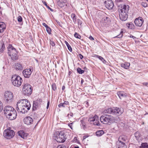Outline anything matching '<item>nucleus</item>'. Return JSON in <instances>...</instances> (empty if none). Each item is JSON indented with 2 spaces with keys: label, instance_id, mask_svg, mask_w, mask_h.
<instances>
[{
  "label": "nucleus",
  "instance_id": "37998d69",
  "mask_svg": "<svg viewBox=\"0 0 148 148\" xmlns=\"http://www.w3.org/2000/svg\"><path fill=\"white\" fill-rule=\"evenodd\" d=\"M56 21L57 22V23H58V24L60 26H61L62 24H61V22L60 21L58 20H56Z\"/></svg>",
  "mask_w": 148,
  "mask_h": 148
},
{
  "label": "nucleus",
  "instance_id": "393cba45",
  "mask_svg": "<svg viewBox=\"0 0 148 148\" xmlns=\"http://www.w3.org/2000/svg\"><path fill=\"white\" fill-rule=\"evenodd\" d=\"M130 65V63L128 62H126L125 63H122L121 64V67L122 68H123L126 69H128Z\"/></svg>",
  "mask_w": 148,
  "mask_h": 148
},
{
  "label": "nucleus",
  "instance_id": "5701e85b",
  "mask_svg": "<svg viewBox=\"0 0 148 148\" xmlns=\"http://www.w3.org/2000/svg\"><path fill=\"white\" fill-rule=\"evenodd\" d=\"M17 52L16 51H14V53H12L10 56L12 59L13 60H16L18 59V57L17 56Z\"/></svg>",
  "mask_w": 148,
  "mask_h": 148
},
{
  "label": "nucleus",
  "instance_id": "680f3d73",
  "mask_svg": "<svg viewBox=\"0 0 148 148\" xmlns=\"http://www.w3.org/2000/svg\"><path fill=\"white\" fill-rule=\"evenodd\" d=\"M47 7V8H48L50 10H51V11H53V10H52V9H51V8H50L49 6H48Z\"/></svg>",
  "mask_w": 148,
  "mask_h": 148
},
{
  "label": "nucleus",
  "instance_id": "5fc2aeb1",
  "mask_svg": "<svg viewBox=\"0 0 148 148\" xmlns=\"http://www.w3.org/2000/svg\"><path fill=\"white\" fill-rule=\"evenodd\" d=\"M142 84L145 86H147L148 85V83L147 82H144L142 83Z\"/></svg>",
  "mask_w": 148,
  "mask_h": 148
},
{
  "label": "nucleus",
  "instance_id": "ddd939ff",
  "mask_svg": "<svg viewBox=\"0 0 148 148\" xmlns=\"http://www.w3.org/2000/svg\"><path fill=\"white\" fill-rule=\"evenodd\" d=\"M33 71L32 68H30L24 70L23 71V74L25 78H29Z\"/></svg>",
  "mask_w": 148,
  "mask_h": 148
},
{
  "label": "nucleus",
  "instance_id": "774afa93",
  "mask_svg": "<svg viewBox=\"0 0 148 148\" xmlns=\"http://www.w3.org/2000/svg\"><path fill=\"white\" fill-rule=\"evenodd\" d=\"M141 18L140 17H138V18H136V19H137V18Z\"/></svg>",
  "mask_w": 148,
  "mask_h": 148
},
{
  "label": "nucleus",
  "instance_id": "bb28decb",
  "mask_svg": "<svg viewBox=\"0 0 148 148\" xmlns=\"http://www.w3.org/2000/svg\"><path fill=\"white\" fill-rule=\"evenodd\" d=\"M18 134L19 136L23 138H25L27 136L26 134H25L23 131H19L18 132Z\"/></svg>",
  "mask_w": 148,
  "mask_h": 148
},
{
  "label": "nucleus",
  "instance_id": "69168bd1",
  "mask_svg": "<svg viewBox=\"0 0 148 148\" xmlns=\"http://www.w3.org/2000/svg\"><path fill=\"white\" fill-rule=\"evenodd\" d=\"M133 37H134V36L132 35H131L130 36V38H133Z\"/></svg>",
  "mask_w": 148,
  "mask_h": 148
},
{
  "label": "nucleus",
  "instance_id": "b1692460",
  "mask_svg": "<svg viewBox=\"0 0 148 148\" xmlns=\"http://www.w3.org/2000/svg\"><path fill=\"white\" fill-rule=\"evenodd\" d=\"M119 148H127V146L125 143H116Z\"/></svg>",
  "mask_w": 148,
  "mask_h": 148
},
{
  "label": "nucleus",
  "instance_id": "c85d7f7f",
  "mask_svg": "<svg viewBox=\"0 0 148 148\" xmlns=\"http://www.w3.org/2000/svg\"><path fill=\"white\" fill-rule=\"evenodd\" d=\"M95 56L98 58L99 60H100L103 63H105L106 62V61L104 60V59L101 56H99L98 55H95Z\"/></svg>",
  "mask_w": 148,
  "mask_h": 148
},
{
  "label": "nucleus",
  "instance_id": "3c124183",
  "mask_svg": "<svg viewBox=\"0 0 148 148\" xmlns=\"http://www.w3.org/2000/svg\"><path fill=\"white\" fill-rule=\"evenodd\" d=\"M49 104H50L49 101H48L47 103V109L48 108L49 106Z\"/></svg>",
  "mask_w": 148,
  "mask_h": 148
},
{
  "label": "nucleus",
  "instance_id": "cd10ccee",
  "mask_svg": "<svg viewBox=\"0 0 148 148\" xmlns=\"http://www.w3.org/2000/svg\"><path fill=\"white\" fill-rule=\"evenodd\" d=\"M104 134V131L102 130H99L96 132V134L98 136H101Z\"/></svg>",
  "mask_w": 148,
  "mask_h": 148
},
{
  "label": "nucleus",
  "instance_id": "20e7f679",
  "mask_svg": "<svg viewBox=\"0 0 148 148\" xmlns=\"http://www.w3.org/2000/svg\"><path fill=\"white\" fill-rule=\"evenodd\" d=\"M53 138L59 143H63L66 139L65 133L63 131H61L55 132L53 134Z\"/></svg>",
  "mask_w": 148,
  "mask_h": 148
},
{
  "label": "nucleus",
  "instance_id": "de8ad7c7",
  "mask_svg": "<svg viewBox=\"0 0 148 148\" xmlns=\"http://www.w3.org/2000/svg\"><path fill=\"white\" fill-rule=\"evenodd\" d=\"M75 16V14H72L71 15V17L72 18H74Z\"/></svg>",
  "mask_w": 148,
  "mask_h": 148
},
{
  "label": "nucleus",
  "instance_id": "39448f33",
  "mask_svg": "<svg viewBox=\"0 0 148 148\" xmlns=\"http://www.w3.org/2000/svg\"><path fill=\"white\" fill-rule=\"evenodd\" d=\"M11 81L13 85L15 86L18 87L21 85L23 80L19 76L15 74L12 76Z\"/></svg>",
  "mask_w": 148,
  "mask_h": 148
},
{
  "label": "nucleus",
  "instance_id": "49530a36",
  "mask_svg": "<svg viewBox=\"0 0 148 148\" xmlns=\"http://www.w3.org/2000/svg\"><path fill=\"white\" fill-rule=\"evenodd\" d=\"M88 137V135H85L84 136H83V140H85V139Z\"/></svg>",
  "mask_w": 148,
  "mask_h": 148
},
{
  "label": "nucleus",
  "instance_id": "412c9836",
  "mask_svg": "<svg viewBox=\"0 0 148 148\" xmlns=\"http://www.w3.org/2000/svg\"><path fill=\"white\" fill-rule=\"evenodd\" d=\"M117 94L120 99L126 97V93L122 91H119L117 92Z\"/></svg>",
  "mask_w": 148,
  "mask_h": 148
},
{
  "label": "nucleus",
  "instance_id": "dca6fc26",
  "mask_svg": "<svg viewBox=\"0 0 148 148\" xmlns=\"http://www.w3.org/2000/svg\"><path fill=\"white\" fill-rule=\"evenodd\" d=\"M24 122L25 124L27 125H29L32 123L33 119L30 116H27L24 119Z\"/></svg>",
  "mask_w": 148,
  "mask_h": 148
},
{
  "label": "nucleus",
  "instance_id": "e2e57ef3",
  "mask_svg": "<svg viewBox=\"0 0 148 148\" xmlns=\"http://www.w3.org/2000/svg\"><path fill=\"white\" fill-rule=\"evenodd\" d=\"M62 2L64 3H65L66 2V0H62Z\"/></svg>",
  "mask_w": 148,
  "mask_h": 148
},
{
  "label": "nucleus",
  "instance_id": "13d9d810",
  "mask_svg": "<svg viewBox=\"0 0 148 148\" xmlns=\"http://www.w3.org/2000/svg\"><path fill=\"white\" fill-rule=\"evenodd\" d=\"M115 1L117 2H120L122 1V0H115Z\"/></svg>",
  "mask_w": 148,
  "mask_h": 148
},
{
  "label": "nucleus",
  "instance_id": "a878e982",
  "mask_svg": "<svg viewBox=\"0 0 148 148\" xmlns=\"http://www.w3.org/2000/svg\"><path fill=\"white\" fill-rule=\"evenodd\" d=\"M126 26L129 29H134L135 28L134 25L132 23H127Z\"/></svg>",
  "mask_w": 148,
  "mask_h": 148
},
{
  "label": "nucleus",
  "instance_id": "473e14b6",
  "mask_svg": "<svg viewBox=\"0 0 148 148\" xmlns=\"http://www.w3.org/2000/svg\"><path fill=\"white\" fill-rule=\"evenodd\" d=\"M77 72L80 74H82L84 72V70H82L81 69L79 68H77Z\"/></svg>",
  "mask_w": 148,
  "mask_h": 148
},
{
  "label": "nucleus",
  "instance_id": "f03ea898",
  "mask_svg": "<svg viewBox=\"0 0 148 148\" xmlns=\"http://www.w3.org/2000/svg\"><path fill=\"white\" fill-rule=\"evenodd\" d=\"M119 120H120V119L118 116L114 117L107 114H103L100 117L101 122L106 124H110L114 123H117Z\"/></svg>",
  "mask_w": 148,
  "mask_h": 148
},
{
  "label": "nucleus",
  "instance_id": "9d476101",
  "mask_svg": "<svg viewBox=\"0 0 148 148\" xmlns=\"http://www.w3.org/2000/svg\"><path fill=\"white\" fill-rule=\"evenodd\" d=\"M90 123L95 125L99 126L100 124L99 121V118L97 115H95L93 117L90 118L88 120Z\"/></svg>",
  "mask_w": 148,
  "mask_h": 148
},
{
  "label": "nucleus",
  "instance_id": "4468645a",
  "mask_svg": "<svg viewBox=\"0 0 148 148\" xmlns=\"http://www.w3.org/2000/svg\"><path fill=\"white\" fill-rule=\"evenodd\" d=\"M104 3L106 7L109 10H111L114 6V4L111 0H106Z\"/></svg>",
  "mask_w": 148,
  "mask_h": 148
},
{
  "label": "nucleus",
  "instance_id": "79ce46f5",
  "mask_svg": "<svg viewBox=\"0 0 148 148\" xmlns=\"http://www.w3.org/2000/svg\"><path fill=\"white\" fill-rule=\"evenodd\" d=\"M50 44L52 46H54L55 45V44L54 42L53 41L50 40Z\"/></svg>",
  "mask_w": 148,
  "mask_h": 148
},
{
  "label": "nucleus",
  "instance_id": "338daca9",
  "mask_svg": "<svg viewBox=\"0 0 148 148\" xmlns=\"http://www.w3.org/2000/svg\"><path fill=\"white\" fill-rule=\"evenodd\" d=\"M75 148H79V147L78 146H75Z\"/></svg>",
  "mask_w": 148,
  "mask_h": 148
},
{
  "label": "nucleus",
  "instance_id": "ea45409f",
  "mask_svg": "<svg viewBox=\"0 0 148 148\" xmlns=\"http://www.w3.org/2000/svg\"><path fill=\"white\" fill-rule=\"evenodd\" d=\"M56 148H66V147L64 145H60L58 146Z\"/></svg>",
  "mask_w": 148,
  "mask_h": 148
},
{
  "label": "nucleus",
  "instance_id": "a211bd4d",
  "mask_svg": "<svg viewBox=\"0 0 148 148\" xmlns=\"http://www.w3.org/2000/svg\"><path fill=\"white\" fill-rule=\"evenodd\" d=\"M143 22V19H135L134 23L136 25L139 27H141Z\"/></svg>",
  "mask_w": 148,
  "mask_h": 148
},
{
  "label": "nucleus",
  "instance_id": "f257e3e1",
  "mask_svg": "<svg viewBox=\"0 0 148 148\" xmlns=\"http://www.w3.org/2000/svg\"><path fill=\"white\" fill-rule=\"evenodd\" d=\"M30 104L27 100L21 99L17 103L16 110L18 112L25 114L30 109Z\"/></svg>",
  "mask_w": 148,
  "mask_h": 148
},
{
  "label": "nucleus",
  "instance_id": "0eeeda50",
  "mask_svg": "<svg viewBox=\"0 0 148 148\" xmlns=\"http://www.w3.org/2000/svg\"><path fill=\"white\" fill-rule=\"evenodd\" d=\"M23 93L25 95H29L32 92L31 86L29 84H25L23 86Z\"/></svg>",
  "mask_w": 148,
  "mask_h": 148
},
{
  "label": "nucleus",
  "instance_id": "f3484780",
  "mask_svg": "<svg viewBox=\"0 0 148 148\" xmlns=\"http://www.w3.org/2000/svg\"><path fill=\"white\" fill-rule=\"evenodd\" d=\"M8 53L10 56H11L12 53H14V51H16V49L11 45H9L8 47Z\"/></svg>",
  "mask_w": 148,
  "mask_h": 148
},
{
  "label": "nucleus",
  "instance_id": "4d7b16f0",
  "mask_svg": "<svg viewBox=\"0 0 148 148\" xmlns=\"http://www.w3.org/2000/svg\"><path fill=\"white\" fill-rule=\"evenodd\" d=\"M73 115V114L72 113H70L69 114H68V116H72Z\"/></svg>",
  "mask_w": 148,
  "mask_h": 148
},
{
  "label": "nucleus",
  "instance_id": "8fccbe9b",
  "mask_svg": "<svg viewBox=\"0 0 148 148\" xmlns=\"http://www.w3.org/2000/svg\"><path fill=\"white\" fill-rule=\"evenodd\" d=\"M79 58L81 59H82L83 58V56L82 55H81V54H79Z\"/></svg>",
  "mask_w": 148,
  "mask_h": 148
},
{
  "label": "nucleus",
  "instance_id": "a18cd8bd",
  "mask_svg": "<svg viewBox=\"0 0 148 148\" xmlns=\"http://www.w3.org/2000/svg\"><path fill=\"white\" fill-rule=\"evenodd\" d=\"M141 4H142V5L143 6L145 7H146L147 6V4H146V3H143V2Z\"/></svg>",
  "mask_w": 148,
  "mask_h": 148
},
{
  "label": "nucleus",
  "instance_id": "4c0bfd02",
  "mask_svg": "<svg viewBox=\"0 0 148 148\" xmlns=\"http://www.w3.org/2000/svg\"><path fill=\"white\" fill-rule=\"evenodd\" d=\"M46 30H47V32L49 33V34H50L51 33V29L50 28V27H47L46 28Z\"/></svg>",
  "mask_w": 148,
  "mask_h": 148
},
{
  "label": "nucleus",
  "instance_id": "0e129e2a",
  "mask_svg": "<svg viewBox=\"0 0 148 148\" xmlns=\"http://www.w3.org/2000/svg\"><path fill=\"white\" fill-rule=\"evenodd\" d=\"M18 18H22L21 16H19L18 17Z\"/></svg>",
  "mask_w": 148,
  "mask_h": 148
},
{
  "label": "nucleus",
  "instance_id": "864d4df0",
  "mask_svg": "<svg viewBox=\"0 0 148 148\" xmlns=\"http://www.w3.org/2000/svg\"><path fill=\"white\" fill-rule=\"evenodd\" d=\"M64 105H68L69 104V102L68 101H65L64 102Z\"/></svg>",
  "mask_w": 148,
  "mask_h": 148
},
{
  "label": "nucleus",
  "instance_id": "c03bdc74",
  "mask_svg": "<svg viewBox=\"0 0 148 148\" xmlns=\"http://www.w3.org/2000/svg\"><path fill=\"white\" fill-rule=\"evenodd\" d=\"M73 123H69L68 124V126L70 127L71 129H73V127L72 125L73 124Z\"/></svg>",
  "mask_w": 148,
  "mask_h": 148
},
{
  "label": "nucleus",
  "instance_id": "58836bf2",
  "mask_svg": "<svg viewBox=\"0 0 148 148\" xmlns=\"http://www.w3.org/2000/svg\"><path fill=\"white\" fill-rule=\"evenodd\" d=\"M123 32V31H121V34L120 35L117 36L115 37V38H121L123 36V34L122 33Z\"/></svg>",
  "mask_w": 148,
  "mask_h": 148
},
{
  "label": "nucleus",
  "instance_id": "7ed1b4c3",
  "mask_svg": "<svg viewBox=\"0 0 148 148\" xmlns=\"http://www.w3.org/2000/svg\"><path fill=\"white\" fill-rule=\"evenodd\" d=\"M129 8L128 5H120L118 7L120 18H128L127 13Z\"/></svg>",
  "mask_w": 148,
  "mask_h": 148
},
{
  "label": "nucleus",
  "instance_id": "052dcab7",
  "mask_svg": "<svg viewBox=\"0 0 148 148\" xmlns=\"http://www.w3.org/2000/svg\"><path fill=\"white\" fill-rule=\"evenodd\" d=\"M65 86H63L62 88V90H64L65 89Z\"/></svg>",
  "mask_w": 148,
  "mask_h": 148
},
{
  "label": "nucleus",
  "instance_id": "6e6552de",
  "mask_svg": "<svg viewBox=\"0 0 148 148\" xmlns=\"http://www.w3.org/2000/svg\"><path fill=\"white\" fill-rule=\"evenodd\" d=\"M15 134L14 132L9 129H7L4 130L3 135L5 138L8 139L12 138Z\"/></svg>",
  "mask_w": 148,
  "mask_h": 148
},
{
  "label": "nucleus",
  "instance_id": "c756f323",
  "mask_svg": "<svg viewBox=\"0 0 148 148\" xmlns=\"http://www.w3.org/2000/svg\"><path fill=\"white\" fill-rule=\"evenodd\" d=\"M80 122H81V126L84 129L86 127V124L85 122H84L83 120H81L80 121Z\"/></svg>",
  "mask_w": 148,
  "mask_h": 148
},
{
  "label": "nucleus",
  "instance_id": "2eb2a0df",
  "mask_svg": "<svg viewBox=\"0 0 148 148\" xmlns=\"http://www.w3.org/2000/svg\"><path fill=\"white\" fill-rule=\"evenodd\" d=\"M17 113L16 111L6 116V117L9 120H13L15 119L16 117Z\"/></svg>",
  "mask_w": 148,
  "mask_h": 148
},
{
  "label": "nucleus",
  "instance_id": "09e8293b",
  "mask_svg": "<svg viewBox=\"0 0 148 148\" xmlns=\"http://www.w3.org/2000/svg\"><path fill=\"white\" fill-rule=\"evenodd\" d=\"M42 25L46 27V28L48 27V26L45 23H43Z\"/></svg>",
  "mask_w": 148,
  "mask_h": 148
},
{
  "label": "nucleus",
  "instance_id": "2f4dec72",
  "mask_svg": "<svg viewBox=\"0 0 148 148\" xmlns=\"http://www.w3.org/2000/svg\"><path fill=\"white\" fill-rule=\"evenodd\" d=\"M136 138V139L138 140L139 139L140 137V135L139 133L138 132H136L134 134Z\"/></svg>",
  "mask_w": 148,
  "mask_h": 148
},
{
  "label": "nucleus",
  "instance_id": "1a4fd4ad",
  "mask_svg": "<svg viewBox=\"0 0 148 148\" xmlns=\"http://www.w3.org/2000/svg\"><path fill=\"white\" fill-rule=\"evenodd\" d=\"M13 97V94L10 91L6 92L4 95V100L8 103H10L12 101Z\"/></svg>",
  "mask_w": 148,
  "mask_h": 148
},
{
  "label": "nucleus",
  "instance_id": "bf43d9fd",
  "mask_svg": "<svg viewBox=\"0 0 148 148\" xmlns=\"http://www.w3.org/2000/svg\"><path fill=\"white\" fill-rule=\"evenodd\" d=\"M23 19H17L18 21V22H21L22 21Z\"/></svg>",
  "mask_w": 148,
  "mask_h": 148
},
{
  "label": "nucleus",
  "instance_id": "9b49d317",
  "mask_svg": "<svg viewBox=\"0 0 148 148\" xmlns=\"http://www.w3.org/2000/svg\"><path fill=\"white\" fill-rule=\"evenodd\" d=\"M15 111L14 109L10 106H5L4 109V113L6 116Z\"/></svg>",
  "mask_w": 148,
  "mask_h": 148
},
{
  "label": "nucleus",
  "instance_id": "f704fd0d",
  "mask_svg": "<svg viewBox=\"0 0 148 148\" xmlns=\"http://www.w3.org/2000/svg\"><path fill=\"white\" fill-rule=\"evenodd\" d=\"M141 145L144 148H148V143H142Z\"/></svg>",
  "mask_w": 148,
  "mask_h": 148
},
{
  "label": "nucleus",
  "instance_id": "c9c22d12",
  "mask_svg": "<svg viewBox=\"0 0 148 148\" xmlns=\"http://www.w3.org/2000/svg\"><path fill=\"white\" fill-rule=\"evenodd\" d=\"M74 36L77 38L80 39L81 38V36L78 34L77 33L75 32L74 35Z\"/></svg>",
  "mask_w": 148,
  "mask_h": 148
},
{
  "label": "nucleus",
  "instance_id": "4be33fe9",
  "mask_svg": "<svg viewBox=\"0 0 148 148\" xmlns=\"http://www.w3.org/2000/svg\"><path fill=\"white\" fill-rule=\"evenodd\" d=\"M126 140V138L125 136H120L118 139V141L117 143H125Z\"/></svg>",
  "mask_w": 148,
  "mask_h": 148
},
{
  "label": "nucleus",
  "instance_id": "e433bc0d",
  "mask_svg": "<svg viewBox=\"0 0 148 148\" xmlns=\"http://www.w3.org/2000/svg\"><path fill=\"white\" fill-rule=\"evenodd\" d=\"M52 87L53 90L55 91L56 90V85L55 83H53L52 84Z\"/></svg>",
  "mask_w": 148,
  "mask_h": 148
},
{
  "label": "nucleus",
  "instance_id": "603ef678",
  "mask_svg": "<svg viewBox=\"0 0 148 148\" xmlns=\"http://www.w3.org/2000/svg\"><path fill=\"white\" fill-rule=\"evenodd\" d=\"M89 38L91 40H94V38L92 37L91 36H90L89 37Z\"/></svg>",
  "mask_w": 148,
  "mask_h": 148
},
{
  "label": "nucleus",
  "instance_id": "423d86ee",
  "mask_svg": "<svg viewBox=\"0 0 148 148\" xmlns=\"http://www.w3.org/2000/svg\"><path fill=\"white\" fill-rule=\"evenodd\" d=\"M106 112L105 113L119 116L123 113V110L122 108L117 107L110 108L107 109Z\"/></svg>",
  "mask_w": 148,
  "mask_h": 148
},
{
  "label": "nucleus",
  "instance_id": "72a5a7b5",
  "mask_svg": "<svg viewBox=\"0 0 148 148\" xmlns=\"http://www.w3.org/2000/svg\"><path fill=\"white\" fill-rule=\"evenodd\" d=\"M5 47L4 44L3 43L2 44L1 46L0 49V52H3L4 51V50L5 49Z\"/></svg>",
  "mask_w": 148,
  "mask_h": 148
},
{
  "label": "nucleus",
  "instance_id": "aec40b11",
  "mask_svg": "<svg viewBox=\"0 0 148 148\" xmlns=\"http://www.w3.org/2000/svg\"><path fill=\"white\" fill-rule=\"evenodd\" d=\"M6 27V25L4 23L0 22V33H2L4 31Z\"/></svg>",
  "mask_w": 148,
  "mask_h": 148
},
{
  "label": "nucleus",
  "instance_id": "6ab92c4d",
  "mask_svg": "<svg viewBox=\"0 0 148 148\" xmlns=\"http://www.w3.org/2000/svg\"><path fill=\"white\" fill-rule=\"evenodd\" d=\"M15 68L16 70H21L23 69V65L19 63L15 64Z\"/></svg>",
  "mask_w": 148,
  "mask_h": 148
},
{
  "label": "nucleus",
  "instance_id": "6e6d98bb",
  "mask_svg": "<svg viewBox=\"0 0 148 148\" xmlns=\"http://www.w3.org/2000/svg\"><path fill=\"white\" fill-rule=\"evenodd\" d=\"M42 3H43V4L45 5L47 7L48 6L47 5V3L45 2V1H42Z\"/></svg>",
  "mask_w": 148,
  "mask_h": 148
},
{
  "label": "nucleus",
  "instance_id": "a19ab883",
  "mask_svg": "<svg viewBox=\"0 0 148 148\" xmlns=\"http://www.w3.org/2000/svg\"><path fill=\"white\" fill-rule=\"evenodd\" d=\"M58 107H65V106L64 103H61L58 105Z\"/></svg>",
  "mask_w": 148,
  "mask_h": 148
},
{
  "label": "nucleus",
  "instance_id": "f8f14e48",
  "mask_svg": "<svg viewBox=\"0 0 148 148\" xmlns=\"http://www.w3.org/2000/svg\"><path fill=\"white\" fill-rule=\"evenodd\" d=\"M42 102V100L41 99H38L36 101H34L33 104V110H35L39 108L40 107Z\"/></svg>",
  "mask_w": 148,
  "mask_h": 148
},
{
  "label": "nucleus",
  "instance_id": "7c9ffc66",
  "mask_svg": "<svg viewBox=\"0 0 148 148\" xmlns=\"http://www.w3.org/2000/svg\"><path fill=\"white\" fill-rule=\"evenodd\" d=\"M65 43L66 44V46H67L68 49L69 50L71 51H72V49L71 48L70 45H69V44L66 41H65Z\"/></svg>",
  "mask_w": 148,
  "mask_h": 148
}]
</instances>
